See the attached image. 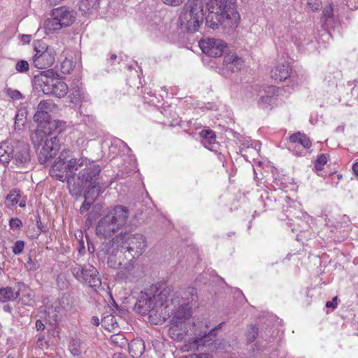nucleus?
<instances>
[{"mask_svg":"<svg viewBox=\"0 0 358 358\" xmlns=\"http://www.w3.org/2000/svg\"><path fill=\"white\" fill-rule=\"evenodd\" d=\"M147 247L146 238L141 234L121 233L111 241H104L97 249V257L106 261L108 266L119 269L123 259L129 262L138 258Z\"/></svg>","mask_w":358,"mask_h":358,"instance_id":"nucleus-1","label":"nucleus"},{"mask_svg":"<svg viewBox=\"0 0 358 358\" xmlns=\"http://www.w3.org/2000/svg\"><path fill=\"white\" fill-rule=\"evenodd\" d=\"M172 291V288L168 286L162 289L152 285L145 289L136 298L135 310L141 315H148L151 323L162 324L165 321L163 314L164 305Z\"/></svg>","mask_w":358,"mask_h":358,"instance_id":"nucleus-2","label":"nucleus"},{"mask_svg":"<svg viewBox=\"0 0 358 358\" xmlns=\"http://www.w3.org/2000/svg\"><path fill=\"white\" fill-rule=\"evenodd\" d=\"M64 170L73 173L78 171V180L85 184L96 182L101 173V167L94 161L87 157L76 158L73 152L63 150L53 163V170Z\"/></svg>","mask_w":358,"mask_h":358,"instance_id":"nucleus-3","label":"nucleus"},{"mask_svg":"<svg viewBox=\"0 0 358 358\" xmlns=\"http://www.w3.org/2000/svg\"><path fill=\"white\" fill-rule=\"evenodd\" d=\"M206 26L213 30L222 27L234 29L238 25L240 15L237 0H208L206 3Z\"/></svg>","mask_w":358,"mask_h":358,"instance_id":"nucleus-4","label":"nucleus"},{"mask_svg":"<svg viewBox=\"0 0 358 358\" xmlns=\"http://www.w3.org/2000/svg\"><path fill=\"white\" fill-rule=\"evenodd\" d=\"M198 299L196 289L194 287H189L182 293L176 292H171L168 298V302L165 303L163 314H171L172 318L171 322L177 327L185 322L192 315V303Z\"/></svg>","mask_w":358,"mask_h":358,"instance_id":"nucleus-5","label":"nucleus"},{"mask_svg":"<svg viewBox=\"0 0 358 358\" xmlns=\"http://www.w3.org/2000/svg\"><path fill=\"white\" fill-rule=\"evenodd\" d=\"M12 162L16 172L27 171L31 167L30 149L24 141H13L1 143L0 145V162L8 166Z\"/></svg>","mask_w":358,"mask_h":358,"instance_id":"nucleus-6","label":"nucleus"},{"mask_svg":"<svg viewBox=\"0 0 358 358\" xmlns=\"http://www.w3.org/2000/svg\"><path fill=\"white\" fill-rule=\"evenodd\" d=\"M224 324L221 322L214 326L206 319L194 320L186 331V335L191 341L192 348L199 349L201 347L212 345L215 340L217 331Z\"/></svg>","mask_w":358,"mask_h":358,"instance_id":"nucleus-7","label":"nucleus"},{"mask_svg":"<svg viewBox=\"0 0 358 358\" xmlns=\"http://www.w3.org/2000/svg\"><path fill=\"white\" fill-rule=\"evenodd\" d=\"M129 213L126 207L117 205L99 220L96 227V234L99 237L112 236L127 222Z\"/></svg>","mask_w":358,"mask_h":358,"instance_id":"nucleus-8","label":"nucleus"},{"mask_svg":"<svg viewBox=\"0 0 358 358\" xmlns=\"http://www.w3.org/2000/svg\"><path fill=\"white\" fill-rule=\"evenodd\" d=\"M204 15L202 0H187L180 11L178 22L182 28L194 33L203 22Z\"/></svg>","mask_w":358,"mask_h":358,"instance_id":"nucleus-9","label":"nucleus"},{"mask_svg":"<svg viewBox=\"0 0 358 358\" xmlns=\"http://www.w3.org/2000/svg\"><path fill=\"white\" fill-rule=\"evenodd\" d=\"M57 106L52 100H43L40 101L34 115V120L38 122V127L34 134L31 136L32 143H36L35 138L44 136L45 133L50 132L52 128L56 131L55 123L50 120V113L52 112Z\"/></svg>","mask_w":358,"mask_h":358,"instance_id":"nucleus-10","label":"nucleus"},{"mask_svg":"<svg viewBox=\"0 0 358 358\" xmlns=\"http://www.w3.org/2000/svg\"><path fill=\"white\" fill-rule=\"evenodd\" d=\"M35 79L40 83L42 91L45 94L62 98L69 92L68 85L52 70L41 72V76L35 77Z\"/></svg>","mask_w":358,"mask_h":358,"instance_id":"nucleus-11","label":"nucleus"},{"mask_svg":"<svg viewBox=\"0 0 358 358\" xmlns=\"http://www.w3.org/2000/svg\"><path fill=\"white\" fill-rule=\"evenodd\" d=\"M76 18V12L67 6H59L52 9L50 17L45 20L43 27L46 31L52 32L73 24Z\"/></svg>","mask_w":358,"mask_h":358,"instance_id":"nucleus-12","label":"nucleus"},{"mask_svg":"<svg viewBox=\"0 0 358 358\" xmlns=\"http://www.w3.org/2000/svg\"><path fill=\"white\" fill-rule=\"evenodd\" d=\"M57 131H50L44 134V136H38V138H35L36 143L33 144L34 146L42 145L38 153V162L41 164L47 165L51 162L52 159L56 155L59 150L60 143L57 136L56 135Z\"/></svg>","mask_w":358,"mask_h":358,"instance_id":"nucleus-13","label":"nucleus"},{"mask_svg":"<svg viewBox=\"0 0 358 358\" xmlns=\"http://www.w3.org/2000/svg\"><path fill=\"white\" fill-rule=\"evenodd\" d=\"M71 272L78 281L87 283L94 289L101 286L99 271L91 264H76Z\"/></svg>","mask_w":358,"mask_h":358,"instance_id":"nucleus-14","label":"nucleus"},{"mask_svg":"<svg viewBox=\"0 0 358 358\" xmlns=\"http://www.w3.org/2000/svg\"><path fill=\"white\" fill-rule=\"evenodd\" d=\"M50 174L52 177L55 178L57 180L61 182H67V187L69 191V193L73 196H80L83 192V183L81 181H76L75 176L76 175V171H74L73 173L70 172H67L66 171L63 170H53V164L51 166L50 170Z\"/></svg>","mask_w":358,"mask_h":358,"instance_id":"nucleus-15","label":"nucleus"},{"mask_svg":"<svg viewBox=\"0 0 358 358\" xmlns=\"http://www.w3.org/2000/svg\"><path fill=\"white\" fill-rule=\"evenodd\" d=\"M35 55L33 56V64L39 69H46L51 66L55 61L56 52L53 48L40 44L35 45Z\"/></svg>","mask_w":358,"mask_h":358,"instance_id":"nucleus-16","label":"nucleus"},{"mask_svg":"<svg viewBox=\"0 0 358 358\" xmlns=\"http://www.w3.org/2000/svg\"><path fill=\"white\" fill-rule=\"evenodd\" d=\"M202 52L211 57H218L222 55L225 49L228 48L227 43L218 38H207L199 43Z\"/></svg>","mask_w":358,"mask_h":358,"instance_id":"nucleus-17","label":"nucleus"},{"mask_svg":"<svg viewBox=\"0 0 358 358\" xmlns=\"http://www.w3.org/2000/svg\"><path fill=\"white\" fill-rule=\"evenodd\" d=\"M285 212L287 219L295 222L299 227V229L296 231H302L306 229L307 220L309 218L307 213L302 211L300 208H296V206H289Z\"/></svg>","mask_w":358,"mask_h":358,"instance_id":"nucleus-18","label":"nucleus"},{"mask_svg":"<svg viewBox=\"0 0 358 358\" xmlns=\"http://www.w3.org/2000/svg\"><path fill=\"white\" fill-rule=\"evenodd\" d=\"M118 275L126 282H136L144 276V271L141 266L129 263Z\"/></svg>","mask_w":358,"mask_h":358,"instance_id":"nucleus-19","label":"nucleus"},{"mask_svg":"<svg viewBox=\"0 0 358 358\" xmlns=\"http://www.w3.org/2000/svg\"><path fill=\"white\" fill-rule=\"evenodd\" d=\"M147 23L149 29L156 35L164 34L166 31L165 23L156 13H151L147 15Z\"/></svg>","mask_w":358,"mask_h":358,"instance_id":"nucleus-20","label":"nucleus"},{"mask_svg":"<svg viewBox=\"0 0 358 358\" xmlns=\"http://www.w3.org/2000/svg\"><path fill=\"white\" fill-rule=\"evenodd\" d=\"M291 68L287 62L275 66L271 71V77L276 82L285 80L290 76Z\"/></svg>","mask_w":358,"mask_h":358,"instance_id":"nucleus-21","label":"nucleus"},{"mask_svg":"<svg viewBox=\"0 0 358 358\" xmlns=\"http://www.w3.org/2000/svg\"><path fill=\"white\" fill-rule=\"evenodd\" d=\"M312 143L309 138L304 134L300 132L294 133L289 136V150H292L298 145L302 146L304 149H308Z\"/></svg>","mask_w":358,"mask_h":358,"instance_id":"nucleus-22","label":"nucleus"},{"mask_svg":"<svg viewBox=\"0 0 358 358\" xmlns=\"http://www.w3.org/2000/svg\"><path fill=\"white\" fill-rule=\"evenodd\" d=\"M69 97L70 99V101L75 104V106L81 105L82 103L88 102L90 101L88 94L79 86H74L72 87Z\"/></svg>","mask_w":358,"mask_h":358,"instance_id":"nucleus-23","label":"nucleus"},{"mask_svg":"<svg viewBox=\"0 0 358 358\" xmlns=\"http://www.w3.org/2000/svg\"><path fill=\"white\" fill-rule=\"evenodd\" d=\"M223 66L231 72H236L243 66V60L236 55H227L224 57Z\"/></svg>","mask_w":358,"mask_h":358,"instance_id":"nucleus-24","label":"nucleus"},{"mask_svg":"<svg viewBox=\"0 0 358 358\" xmlns=\"http://www.w3.org/2000/svg\"><path fill=\"white\" fill-rule=\"evenodd\" d=\"M103 184L99 182L90 183L89 187L84 192V198L88 199L91 203H94L100 194L103 192Z\"/></svg>","mask_w":358,"mask_h":358,"instance_id":"nucleus-25","label":"nucleus"},{"mask_svg":"<svg viewBox=\"0 0 358 358\" xmlns=\"http://www.w3.org/2000/svg\"><path fill=\"white\" fill-rule=\"evenodd\" d=\"M24 286L23 282H17L18 290L15 292L10 287L0 288V302L5 303L9 301H14L20 296L21 287Z\"/></svg>","mask_w":358,"mask_h":358,"instance_id":"nucleus-26","label":"nucleus"},{"mask_svg":"<svg viewBox=\"0 0 358 358\" xmlns=\"http://www.w3.org/2000/svg\"><path fill=\"white\" fill-rule=\"evenodd\" d=\"M201 137L203 138L202 144L210 150H214L216 144V136L211 129H204L200 132Z\"/></svg>","mask_w":358,"mask_h":358,"instance_id":"nucleus-27","label":"nucleus"},{"mask_svg":"<svg viewBox=\"0 0 358 358\" xmlns=\"http://www.w3.org/2000/svg\"><path fill=\"white\" fill-rule=\"evenodd\" d=\"M129 351L133 357H141L145 351V344L143 340L136 339L129 345Z\"/></svg>","mask_w":358,"mask_h":358,"instance_id":"nucleus-28","label":"nucleus"},{"mask_svg":"<svg viewBox=\"0 0 358 358\" xmlns=\"http://www.w3.org/2000/svg\"><path fill=\"white\" fill-rule=\"evenodd\" d=\"M100 0H80L79 8L83 14L90 13L93 10H97Z\"/></svg>","mask_w":358,"mask_h":358,"instance_id":"nucleus-29","label":"nucleus"},{"mask_svg":"<svg viewBox=\"0 0 358 358\" xmlns=\"http://www.w3.org/2000/svg\"><path fill=\"white\" fill-rule=\"evenodd\" d=\"M22 197V192L17 189H12L6 197V203L12 206H15Z\"/></svg>","mask_w":358,"mask_h":358,"instance_id":"nucleus-30","label":"nucleus"},{"mask_svg":"<svg viewBox=\"0 0 358 358\" xmlns=\"http://www.w3.org/2000/svg\"><path fill=\"white\" fill-rule=\"evenodd\" d=\"M258 327L254 324H250L246 333L247 342L249 343L254 342L258 336Z\"/></svg>","mask_w":358,"mask_h":358,"instance_id":"nucleus-31","label":"nucleus"},{"mask_svg":"<svg viewBox=\"0 0 358 358\" xmlns=\"http://www.w3.org/2000/svg\"><path fill=\"white\" fill-rule=\"evenodd\" d=\"M273 99L274 98H272V95L266 94L259 99L258 105L263 109H267L272 105Z\"/></svg>","mask_w":358,"mask_h":358,"instance_id":"nucleus-32","label":"nucleus"},{"mask_svg":"<svg viewBox=\"0 0 358 358\" xmlns=\"http://www.w3.org/2000/svg\"><path fill=\"white\" fill-rule=\"evenodd\" d=\"M15 68L17 73H27L29 70V64L27 60L20 59L16 63Z\"/></svg>","mask_w":358,"mask_h":358,"instance_id":"nucleus-33","label":"nucleus"},{"mask_svg":"<svg viewBox=\"0 0 358 358\" xmlns=\"http://www.w3.org/2000/svg\"><path fill=\"white\" fill-rule=\"evenodd\" d=\"M111 342L116 345L122 347L127 343V340L122 334H115L110 337Z\"/></svg>","mask_w":358,"mask_h":358,"instance_id":"nucleus-34","label":"nucleus"},{"mask_svg":"<svg viewBox=\"0 0 358 358\" xmlns=\"http://www.w3.org/2000/svg\"><path fill=\"white\" fill-rule=\"evenodd\" d=\"M25 117L22 113L17 112L15 117V129H21V127L24 125Z\"/></svg>","mask_w":358,"mask_h":358,"instance_id":"nucleus-35","label":"nucleus"},{"mask_svg":"<svg viewBox=\"0 0 358 358\" xmlns=\"http://www.w3.org/2000/svg\"><path fill=\"white\" fill-rule=\"evenodd\" d=\"M6 93L8 96L15 100H20L23 98L22 94L17 90L8 87L6 89Z\"/></svg>","mask_w":358,"mask_h":358,"instance_id":"nucleus-36","label":"nucleus"},{"mask_svg":"<svg viewBox=\"0 0 358 358\" xmlns=\"http://www.w3.org/2000/svg\"><path fill=\"white\" fill-rule=\"evenodd\" d=\"M24 245H25V243L24 241L19 240V241H15L12 248V250H13V252L14 253V255H20L24 250Z\"/></svg>","mask_w":358,"mask_h":358,"instance_id":"nucleus-37","label":"nucleus"},{"mask_svg":"<svg viewBox=\"0 0 358 358\" xmlns=\"http://www.w3.org/2000/svg\"><path fill=\"white\" fill-rule=\"evenodd\" d=\"M327 162V159L325 155L321 154L318 156L315 164V168L317 171H321L323 169L324 165Z\"/></svg>","mask_w":358,"mask_h":358,"instance_id":"nucleus-38","label":"nucleus"},{"mask_svg":"<svg viewBox=\"0 0 358 358\" xmlns=\"http://www.w3.org/2000/svg\"><path fill=\"white\" fill-rule=\"evenodd\" d=\"M25 266L29 271H36L39 268V264L38 262L32 260L31 257L29 256Z\"/></svg>","mask_w":358,"mask_h":358,"instance_id":"nucleus-39","label":"nucleus"},{"mask_svg":"<svg viewBox=\"0 0 358 358\" xmlns=\"http://www.w3.org/2000/svg\"><path fill=\"white\" fill-rule=\"evenodd\" d=\"M323 16L325 18V20L331 18L334 15V10L331 5L326 6L322 10Z\"/></svg>","mask_w":358,"mask_h":358,"instance_id":"nucleus-40","label":"nucleus"},{"mask_svg":"<svg viewBox=\"0 0 358 358\" xmlns=\"http://www.w3.org/2000/svg\"><path fill=\"white\" fill-rule=\"evenodd\" d=\"M9 225L10 227L14 230L21 227L22 226V222L19 218L13 217L9 221Z\"/></svg>","mask_w":358,"mask_h":358,"instance_id":"nucleus-41","label":"nucleus"},{"mask_svg":"<svg viewBox=\"0 0 358 358\" xmlns=\"http://www.w3.org/2000/svg\"><path fill=\"white\" fill-rule=\"evenodd\" d=\"M92 203H91L88 199H85V201H83V203H82V205L80 208V210H79L80 213L83 215L84 213L87 212L90 210Z\"/></svg>","mask_w":358,"mask_h":358,"instance_id":"nucleus-42","label":"nucleus"},{"mask_svg":"<svg viewBox=\"0 0 358 358\" xmlns=\"http://www.w3.org/2000/svg\"><path fill=\"white\" fill-rule=\"evenodd\" d=\"M326 307L328 308L336 309L338 306V296H334L331 301L326 302Z\"/></svg>","mask_w":358,"mask_h":358,"instance_id":"nucleus-43","label":"nucleus"},{"mask_svg":"<svg viewBox=\"0 0 358 358\" xmlns=\"http://www.w3.org/2000/svg\"><path fill=\"white\" fill-rule=\"evenodd\" d=\"M79 106H80V111H79L80 115L81 116L87 117L88 122H92L94 120V117H93L92 114L90 112L87 111V110L85 111H83L82 105H79Z\"/></svg>","mask_w":358,"mask_h":358,"instance_id":"nucleus-44","label":"nucleus"},{"mask_svg":"<svg viewBox=\"0 0 358 358\" xmlns=\"http://www.w3.org/2000/svg\"><path fill=\"white\" fill-rule=\"evenodd\" d=\"M278 89L273 85L268 86L265 90L266 94L272 95V98H273L274 96L278 95Z\"/></svg>","mask_w":358,"mask_h":358,"instance_id":"nucleus-45","label":"nucleus"},{"mask_svg":"<svg viewBox=\"0 0 358 358\" xmlns=\"http://www.w3.org/2000/svg\"><path fill=\"white\" fill-rule=\"evenodd\" d=\"M162 2L168 6H178L180 5L184 0H162Z\"/></svg>","mask_w":358,"mask_h":358,"instance_id":"nucleus-46","label":"nucleus"},{"mask_svg":"<svg viewBox=\"0 0 358 358\" xmlns=\"http://www.w3.org/2000/svg\"><path fill=\"white\" fill-rule=\"evenodd\" d=\"M69 301V299L68 297H66V298L63 297L60 302V305L62 306V308L63 309H64L66 311L71 310V308H72L71 306H70L68 302L66 303V301Z\"/></svg>","mask_w":358,"mask_h":358,"instance_id":"nucleus-47","label":"nucleus"},{"mask_svg":"<svg viewBox=\"0 0 358 358\" xmlns=\"http://www.w3.org/2000/svg\"><path fill=\"white\" fill-rule=\"evenodd\" d=\"M85 238L87 239L88 252L92 254L96 250L95 247H94V244L91 242L90 237L87 234L85 235Z\"/></svg>","mask_w":358,"mask_h":358,"instance_id":"nucleus-48","label":"nucleus"},{"mask_svg":"<svg viewBox=\"0 0 358 358\" xmlns=\"http://www.w3.org/2000/svg\"><path fill=\"white\" fill-rule=\"evenodd\" d=\"M151 94H152L151 92H147L146 93L147 95H145V94H144L143 99L145 102L153 104V103H155V100L153 99L154 96H152Z\"/></svg>","mask_w":358,"mask_h":358,"instance_id":"nucleus-49","label":"nucleus"},{"mask_svg":"<svg viewBox=\"0 0 358 358\" xmlns=\"http://www.w3.org/2000/svg\"><path fill=\"white\" fill-rule=\"evenodd\" d=\"M36 224L37 227L40 229V230L43 232L46 231V227L43 225V224L41 221L40 215L38 214L36 216Z\"/></svg>","mask_w":358,"mask_h":358,"instance_id":"nucleus-50","label":"nucleus"},{"mask_svg":"<svg viewBox=\"0 0 358 358\" xmlns=\"http://www.w3.org/2000/svg\"><path fill=\"white\" fill-rule=\"evenodd\" d=\"M31 36L28 34H22L20 36L21 41L26 44L29 43L31 41Z\"/></svg>","mask_w":358,"mask_h":358,"instance_id":"nucleus-51","label":"nucleus"},{"mask_svg":"<svg viewBox=\"0 0 358 358\" xmlns=\"http://www.w3.org/2000/svg\"><path fill=\"white\" fill-rule=\"evenodd\" d=\"M36 328L38 331L43 330L45 329V325L41 320H36Z\"/></svg>","mask_w":358,"mask_h":358,"instance_id":"nucleus-52","label":"nucleus"},{"mask_svg":"<svg viewBox=\"0 0 358 358\" xmlns=\"http://www.w3.org/2000/svg\"><path fill=\"white\" fill-rule=\"evenodd\" d=\"M91 322L92 324H93L95 326H99V319L98 317L96 316H93L91 319Z\"/></svg>","mask_w":358,"mask_h":358,"instance_id":"nucleus-53","label":"nucleus"},{"mask_svg":"<svg viewBox=\"0 0 358 358\" xmlns=\"http://www.w3.org/2000/svg\"><path fill=\"white\" fill-rule=\"evenodd\" d=\"M71 353L73 355V356H78L80 355V350L76 348H73L71 349Z\"/></svg>","mask_w":358,"mask_h":358,"instance_id":"nucleus-54","label":"nucleus"},{"mask_svg":"<svg viewBox=\"0 0 358 358\" xmlns=\"http://www.w3.org/2000/svg\"><path fill=\"white\" fill-rule=\"evenodd\" d=\"M352 170L355 174L358 176V162H356L352 165Z\"/></svg>","mask_w":358,"mask_h":358,"instance_id":"nucleus-55","label":"nucleus"},{"mask_svg":"<svg viewBox=\"0 0 358 358\" xmlns=\"http://www.w3.org/2000/svg\"><path fill=\"white\" fill-rule=\"evenodd\" d=\"M94 219V216H92V213H90L86 220V224H91L93 220Z\"/></svg>","mask_w":358,"mask_h":358,"instance_id":"nucleus-56","label":"nucleus"},{"mask_svg":"<svg viewBox=\"0 0 358 358\" xmlns=\"http://www.w3.org/2000/svg\"><path fill=\"white\" fill-rule=\"evenodd\" d=\"M19 206L20 208H24L26 206V199L23 198L19 201Z\"/></svg>","mask_w":358,"mask_h":358,"instance_id":"nucleus-57","label":"nucleus"},{"mask_svg":"<svg viewBox=\"0 0 358 358\" xmlns=\"http://www.w3.org/2000/svg\"><path fill=\"white\" fill-rule=\"evenodd\" d=\"M3 309L6 311H9L10 312L12 308H11V307L9 305H6V306H4Z\"/></svg>","mask_w":358,"mask_h":358,"instance_id":"nucleus-58","label":"nucleus"},{"mask_svg":"<svg viewBox=\"0 0 358 358\" xmlns=\"http://www.w3.org/2000/svg\"><path fill=\"white\" fill-rule=\"evenodd\" d=\"M116 59H117V55L115 54L111 55V56L110 57V61L115 60Z\"/></svg>","mask_w":358,"mask_h":358,"instance_id":"nucleus-59","label":"nucleus"},{"mask_svg":"<svg viewBox=\"0 0 358 358\" xmlns=\"http://www.w3.org/2000/svg\"><path fill=\"white\" fill-rule=\"evenodd\" d=\"M84 249H85L84 243H83V241H82V242H80V248L79 249V252H81V250H83Z\"/></svg>","mask_w":358,"mask_h":358,"instance_id":"nucleus-60","label":"nucleus"},{"mask_svg":"<svg viewBox=\"0 0 358 358\" xmlns=\"http://www.w3.org/2000/svg\"><path fill=\"white\" fill-rule=\"evenodd\" d=\"M57 315L56 313H55L54 315H52V317L53 318L54 320L57 321Z\"/></svg>","mask_w":358,"mask_h":358,"instance_id":"nucleus-61","label":"nucleus"},{"mask_svg":"<svg viewBox=\"0 0 358 358\" xmlns=\"http://www.w3.org/2000/svg\"><path fill=\"white\" fill-rule=\"evenodd\" d=\"M255 346L257 348L258 350H263L262 348H258L259 345L255 344Z\"/></svg>","mask_w":358,"mask_h":358,"instance_id":"nucleus-62","label":"nucleus"},{"mask_svg":"<svg viewBox=\"0 0 358 358\" xmlns=\"http://www.w3.org/2000/svg\"><path fill=\"white\" fill-rule=\"evenodd\" d=\"M52 310V308H48V313L49 315H50V314H51V310Z\"/></svg>","mask_w":358,"mask_h":358,"instance_id":"nucleus-63","label":"nucleus"},{"mask_svg":"<svg viewBox=\"0 0 358 358\" xmlns=\"http://www.w3.org/2000/svg\"><path fill=\"white\" fill-rule=\"evenodd\" d=\"M295 155H297V156H300V155H301V153H299L298 152H296L295 153Z\"/></svg>","mask_w":358,"mask_h":358,"instance_id":"nucleus-64","label":"nucleus"}]
</instances>
